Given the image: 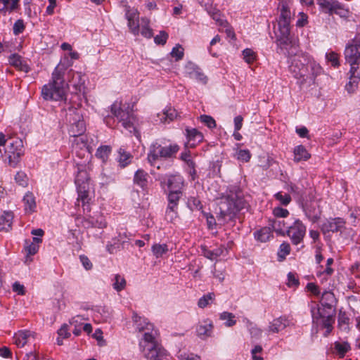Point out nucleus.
<instances>
[{
  "label": "nucleus",
  "mask_w": 360,
  "mask_h": 360,
  "mask_svg": "<svg viewBox=\"0 0 360 360\" xmlns=\"http://www.w3.org/2000/svg\"><path fill=\"white\" fill-rule=\"evenodd\" d=\"M326 59L331 65L334 67H338L340 65L338 54L331 51L326 53Z\"/></svg>",
  "instance_id": "nucleus-55"
},
{
  "label": "nucleus",
  "mask_w": 360,
  "mask_h": 360,
  "mask_svg": "<svg viewBox=\"0 0 360 360\" xmlns=\"http://www.w3.org/2000/svg\"><path fill=\"white\" fill-rule=\"evenodd\" d=\"M322 12L329 15L336 14L340 18H347L349 11L337 0H317Z\"/></svg>",
  "instance_id": "nucleus-9"
},
{
  "label": "nucleus",
  "mask_w": 360,
  "mask_h": 360,
  "mask_svg": "<svg viewBox=\"0 0 360 360\" xmlns=\"http://www.w3.org/2000/svg\"><path fill=\"white\" fill-rule=\"evenodd\" d=\"M5 153L8 156V165L15 167L24 153L22 141L20 140L13 141L6 147Z\"/></svg>",
  "instance_id": "nucleus-11"
},
{
  "label": "nucleus",
  "mask_w": 360,
  "mask_h": 360,
  "mask_svg": "<svg viewBox=\"0 0 360 360\" xmlns=\"http://www.w3.org/2000/svg\"><path fill=\"white\" fill-rule=\"evenodd\" d=\"M238 160L248 162L251 158V154L248 150H239L236 153Z\"/></svg>",
  "instance_id": "nucleus-57"
},
{
  "label": "nucleus",
  "mask_w": 360,
  "mask_h": 360,
  "mask_svg": "<svg viewBox=\"0 0 360 360\" xmlns=\"http://www.w3.org/2000/svg\"><path fill=\"white\" fill-rule=\"evenodd\" d=\"M271 233L269 228L264 227L259 231L255 233V238L262 243L266 242L269 240Z\"/></svg>",
  "instance_id": "nucleus-34"
},
{
  "label": "nucleus",
  "mask_w": 360,
  "mask_h": 360,
  "mask_svg": "<svg viewBox=\"0 0 360 360\" xmlns=\"http://www.w3.org/2000/svg\"><path fill=\"white\" fill-rule=\"evenodd\" d=\"M95 144L91 145L87 136H77L72 141V150L80 158L88 160L91 157V152Z\"/></svg>",
  "instance_id": "nucleus-8"
},
{
  "label": "nucleus",
  "mask_w": 360,
  "mask_h": 360,
  "mask_svg": "<svg viewBox=\"0 0 360 360\" xmlns=\"http://www.w3.org/2000/svg\"><path fill=\"white\" fill-rule=\"evenodd\" d=\"M345 221L342 218H335L327 221L322 225V231L326 232L342 231L345 228Z\"/></svg>",
  "instance_id": "nucleus-19"
},
{
  "label": "nucleus",
  "mask_w": 360,
  "mask_h": 360,
  "mask_svg": "<svg viewBox=\"0 0 360 360\" xmlns=\"http://www.w3.org/2000/svg\"><path fill=\"white\" fill-rule=\"evenodd\" d=\"M19 0H2V7L0 12L6 13V12H12L18 6Z\"/></svg>",
  "instance_id": "nucleus-33"
},
{
  "label": "nucleus",
  "mask_w": 360,
  "mask_h": 360,
  "mask_svg": "<svg viewBox=\"0 0 360 360\" xmlns=\"http://www.w3.org/2000/svg\"><path fill=\"white\" fill-rule=\"evenodd\" d=\"M213 325L211 321H204L196 328V333L201 339H205L212 334Z\"/></svg>",
  "instance_id": "nucleus-23"
},
{
  "label": "nucleus",
  "mask_w": 360,
  "mask_h": 360,
  "mask_svg": "<svg viewBox=\"0 0 360 360\" xmlns=\"http://www.w3.org/2000/svg\"><path fill=\"white\" fill-rule=\"evenodd\" d=\"M25 29L24 23L22 20H18L13 25V33L15 35L19 34L22 32Z\"/></svg>",
  "instance_id": "nucleus-62"
},
{
  "label": "nucleus",
  "mask_w": 360,
  "mask_h": 360,
  "mask_svg": "<svg viewBox=\"0 0 360 360\" xmlns=\"http://www.w3.org/2000/svg\"><path fill=\"white\" fill-rule=\"evenodd\" d=\"M202 255L209 259L213 260L222 255L223 248H219L214 250H208L205 246L201 247Z\"/></svg>",
  "instance_id": "nucleus-32"
},
{
  "label": "nucleus",
  "mask_w": 360,
  "mask_h": 360,
  "mask_svg": "<svg viewBox=\"0 0 360 360\" xmlns=\"http://www.w3.org/2000/svg\"><path fill=\"white\" fill-rule=\"evenodd\" d=\"M71 75V79L68 80L72 84L73 88L75 90V93L82 92L85 86V77L81 72H74L72 70L70 72Z\"/></svg>",
  "instance_id": "nucleus-20"
},
{
  "label": "nucleus",
  "mask_w": 360,
  "mask_h": 360,
  "mask_svg": "<svg viewBox=\"0 0 360 360\" xmlns=\"http://www.w3.org/2000/svg\"><path fill=\"white\" fill-rule=\"evenodd\" d=\"M78 189V198L77 200L81 202L82 206H84L86 204L89 203L90 200L89 197V185H83L82 186H77Z\"/></svg>",
  "instance_id": "nucleus-31"
},
{
  "label": "nucleus",
  "mask_w": 360,
  "mask_h": 360,
  "mask_svg": "<svg viewBox=\"0 0 360 360\" xmlns=\"http://www.w3.org/2000/svg\"><path fill=\"white\" fill-rule=\"evenodd\" d=\"M214 294L212 292H210L206 295L202 297L198 302V306L200 308H205L207 307L211 302H212L214 299Z\"/></svg>",
  "instance_id": "nucleus-46"
},
{
  "label": "nucleus",
  "mask_w": 360,
  "mask_h": 360,
  "mask_svg": "<svg viewBox=\"0 0 360 360\" xmlns=\"http://www.w3.org/2000/svg\"><path fill=\"white\" fill-rule=\"evenodd\" d=\"M275 198L278 200L283 205H288L290 201L291 198L289 194H283L282 192H278L275 194Z\"/></svg>",
  "instance_id": "nucleus-54"
},
{
  "label": "nucleus",
  "mask_w": 360,
  "mask_h": 360,
  "mask_svg": "<svg viewBox=\"0 0 360 360\" xmlns=\"http://www.w3.org/2000/svg\"><path fill=\"white\" fill-rule=\"evenodd\" d=\"M147 173L142 169H139L134 175V182L143 187L147 181Z\"/></svg>",
  "instance_id": "nucleus-40"
},
{
  "label": "nucleus",
  "mask_w": 360,
  "mask_h": 360,
  "mask_svg": "<svg viewBox=\"0 0 360 360\" xmlns=\"http://www.w3.org/2000/svg\"><path fill=\"white\" fill-rule=\"evenodd\" d=\"M293 153L294 160L295 162H300L302 160L305 161L311 157V155L308 153L307 149L302 145L296 146L294 149Z\"/></svg>",
  "instance_id": "nucleus-28"
},
{
  "label": "nucleus",
  "mask_w": 360,
  "mask_h": 360,
  "mask_svg": "<svg viewBox=\"0 0 360 360\" xmlns=\"http://www.w3.org/2000/svg\"><path fill=\"white\" fill-rule=\"evenodd\" d=\"M243 59L248 64L252 63L256 59V53L250 49H246L243 51Z\"/></svg>",
  "instance_id": "nucleus-50"
},
{
  "label": "nucleus",
  "mask_w": 360,
  "mask_h": 360,
  "mask_svg": "<svg viewBox=\"0 0 360 360\" xmlns=\"http://www.w3.org/2000/svg\"><path fill=\"white\" fill-rule=\"evenodd\" d=\"M58 338L57 339V343L59 345H63L62 339L68 338L70 336V333L68 331V326L64 324L58 331Z\"/></svg>",
  "instance_id": "nucleus-45"
},
{
  "label": "nucleus",
  "mask_w": 360,
  "mask_h": 360,
  "mask_svg": "<svg viewBox=\"0 0 360 360\" xmlns=\"http://www.w3.org/2000/svg\"><path fill=\"white\" fill-rule=\"evenodd\" d=\"M186 132L188 140L186 146H188L191 148L195 147L197 144L202 142L203 140L202 134L195 128H186Z\"/></svg>",
  "instance_id": "nucleus-21"
},
{
  "label": "nucleus",
  "mask_w": 360,
  "mask_h": 360,
  "mask_svg": "<svg viewBox=\"0 0 360 360\" xmlns=\"http://www.w3.org/2000/svg\"><path fill=\"white\" fill-rule=\"evenodd\" d=\"M111 112L113 115L117 118L119 122H122V126L127 129L133 127L134 117L132 112L129 109H123L122 103L116 101L111 105Z\"/></svg>",
  "instance_id": "nucleus-10"
},
{
  "label": "nucleus",
  "mask_w": 360,
  "mask_h": 360,
  "mask_svg": "<svg viewBox=\"0 0 360 360\" xmlns=\"http://www.w3.org/2000/svg\"><path fill=\"white\" fill-rule=\"evenodd\" d=\"M294 326L292 319L288 316H282L278 318L274 319L269 323L267 331L269 333H278L287 327Z\"/></svg>",
  "instance_id": "nucleus-15"
},
{
  "label": "nucleus",
  "mask_w": 360,
  "mask_h": 360,
  "mask_svg": "<svg viewBox=\"0 0 360 360\" xmlns=\"http://www.w3.org/2000/svg\"><path fill=\"white\" fill-rule=\"evenodd\" d=\"M349 81L346 84V89L349 93H352L357 87L359 81L360 79V70H353L350 69L349 70Z\"/></svg>",
  "instance_id": "nucleus-25"
},
{
  "label": "nucleus",
  "mask_w": 360,
  "mask_h": 360,
  "mask_svg": "<svg viewBox=\"0 0 360 360\" xmlns=\"http://www.w3.org/2000/svg\"><path fill=\"white\" fill-rule=\"evenodd\" d=\"M287 233L292 243L297 245L303 240L305 236L306 227L300 220L296 219L288 227Z\"/></svg>",
  "instance_id": "nucleus-13"
},
{
  "label": "nucleus",
  "mask_w": 360,
  "mask_h": 360,
  "mask_svg": "<svg viewBox=\"0 0 360 360\" xmlns=\"http://www.w3.org/2000/svg\"><path fill=\"white\" fill-rule=\"evenodd\" d=\"M131 159V155L122 149L119 150V162L122 167L127 165Z\"/></svg>",
  "instance_id": "nucleus-44"
},
{
  "label": "nucleus",
  "mask_w": 360,
  "mask_h": 360,
  "mask_svg": "<svg viewBox=\"0 0 360 360\" xmlns=\"http://www.w3.org/2000/svg\"><path fill=\"white\" fill-rule=\"evenodd\" d=\"M245 200L236 194H231L221 200L219 205L221 217L234 214L245 207Z\"/></svg>",
  "instance_id": "nucleus-5"
},
{
  "label": "nucleus",
  "mask_w": 360,
  "mask_h": 360,
  "mask_svg": "<svg viewBox=\"0 0 360 360\" xmlns=\"http://www.w3.org/2000/svg\"><path fill=\"white\" fill-rule=\"evenodd\" d=\"M335 300L334 295L330 291H324L321 296L323 304L330 307Z\"/></svg>",
  "instance_id": "nucleus-48"
},
{
  "label": "nucleus",
  "mask_w": 360,
  "mask_h": 360,
  "mask_svg": "<svg viewBox=\"0 0 360 360\" xmlns=\"http://www.w3.org/2000/svg\"><path fill=\"white\" fill-rule=\"evenodd\" d=\"M168 38V34L165 31L160 32L159 34L155 37L154 41L157 44L164 45Z\"/></svg>",
  "instance_id": "nucleus-59"
},
{
  "label": "nucleus",
  "mask_w": 360,
  "mask_h": 360,
  "mask_svg": "<svg viewBox=\"0 0 360 360\" xmlns=\"http://www.w3.org/2000/svg\"><path fill=\"white\" fill-rule=\"evenodd\" d=\"M67 68L68 66L61 62L55 68L49 82L41 88V96L44 100L58 101L66 99L69 85L65 82L64 75Z\"/></svg>",
  "instance_id": "nucleus-2"
},
{
  "label": "nucleus",
  "mask_w": 360,
  "mask_h": 360,
  "mask_svg": "<svg viewBox=\"0 0 360 360\" xmlns=\"http://www.w3.org/2000/svg\"><path fill=\"white\" fill-rule=\"evenodd\" d=\"M210 14L219 25L224 27L226 26L227 22L221 18V13L219 11L210 12Z\"/></svg>",
  "instance_id": "nucleus-56"
},
{
  "label": "nucleus",
  "mask_w": 360,
  "mask_h": 360,
  "mask_svg": "<svg viewBox=\"0 0 360 360\" xmlns=\"http://www.w3.org/2000/svg\"><path fill=\"white\" fill-rule=\"evenodd\" d=\"M65 120L68 125L69 134L73 138L84 136L86 130L81 108H69L65 115Z\"/></svg>",
  "instance_id": "nucleus-4"
},
{
  "label": "nucleus",
  "mask_w": 360,
  "mask_h": 360,
  "mask_svg": "<svg viewBox=\"0 0 360 360\" xmlns=\"http://www.w3.org/2000/svg\"><path fill=\"white\" fill-rule=\"evenodd\" d=\"M89 179L86 171L79 169V172L75 178V184L77 186H82L83 185H89L88 181Z\"/></svg>",
  "instance_id": "nucleus-37"
},
{
  "label": "nucleus",
  "mask_w": 360,
  "mask_h": 360,
  "mask_svg": "<svg viewBox=\"0 0 360 360\" xmlns=\"http://www.w3.org/2000/svg\"><path fill=\"white\" fill-rule=\"evenodd\" d=\"M280 15L278 20L279 34L277 36L278 45L282 49H288V46L295 48L299 46L298 39L290 34V24L292 14L289 4L281 1L278 5Z\"/></svg>",
  "instance_id": "nucleus-3"
},
{
  "label": "nucleus",
  "mask_w": 360,
  "mask_h": 360,
  "mask_svg": "<svg viewBox=\"0 0 360 360\" xmlns=\"http://www.w3.org/2000/svg\"><path fill=\"white\" fill-rule=\"evenodd\" d=\"M13 214L11 212H4L0 217V231H8L11 228Z\"/></svg>",
  "instance_id": "nucleus-26"
},
{
  "label": "nucleus",
  "mask_w": 360,
  "mask_h": 360,
  "mask_svg": "<svg viewBox=\"0 0 360 360\" xmlns=\"http://www.w3.org/2000/svg\"><path fill=\"white\" fill-rule=\"evenodd\" d=\"M13 290L17 292L18 295H23L25 293V288L23 285H21L18 282H15L13 285Z\"/></svg>",
  "instance_id": "nucleus-64"
},
{
  "label": "nucleus",
  "mask_w": 360,
  "mask_h": 360,
  "mask_svg": "<svg viewBox=\"0 0 360 360\" xmlns=\"http://www.w3.org/2000/svg\"><path fill=\"white\" fill-rule=\"evenodd\" d=\"M133 319L139 331H143L144 330H149L153 328V325L149 323L147 319L138 316L136 314L133 316Z\"/></svg>",
  "instance_id": "nucleus-30"
},
{
  "label": "nucleus",
  "mask_w": 360,
  "mask_h": 360,
  "mask_svg": "<svg viewBox=\"0 0 360 360\" xmlns=\"http://www.w3.org/2000/svg\"><path fill=\"white\" fill-rule=\"evenodd\" d=\"M290 245L287 243H283L280 245L279 251L278 255L281 260L284 259L285 257L290 254Z\"/></svg>",
  "instance_id": "nucleus-53"
},
{
  "label": "nucleus",
  "mask_w": 360,
  "mask_h": 360,
  "mask_svg": "<svg viewBox=\"0 0 360 360\" xmlns=\"http://www.w3.org/2000/svg\"><path fill=\"white\" fill-rule=\"evenodd\" d=\"M22 200L26 213H32L35 211L36 201L35 198L32 193H27Z\"/></svg>",
  "instance_id": "nucleus-27"
},
{
  "label": "nucleus",
  "mask_w": 360,
  "mask_h": 360,
  "mask_svg": "<svg viewBox=\"0 0 360 360\" xmlns=\"http://www.w3.org/2000/svg\"><path fill=\"white\" fill-rule=\"evenodd\" d=\"M150 20L146 18H142L140 24L139 33L146 38H150L153 36V30L149 26Z\"/></svg>",
  "instance_id": "nucleus-29"
},
{
  "label": "nucleus",
  "mask_w": 360,
  "mask_h": 360,
  "mask_svg": "<svg viewBox=\"0 0 360 360\" xmlns=\"http://www.w3.org/2000/svg\"><path fill=\"white\" fill-rule=\"evenodd\" d=\"M176 117V112L174 109L169 108L165 109L161 115L160 120L162 122H169Z\"/></svg>",
  "instance_id": "nucleus-35"
},
{
  "label": "nucleus",
  "mask_w": 360,
  "mask_h": 360,
  "mask_svg": "<svg viewBox=\"0 0 360 360\" xmlns=\"http://www.w3.org/2000/svg\"><path fill=\"white\" fill-rule=\"evenodd\" d=\"M9 64L18 70L28 72L30 68L27 64L22 60V58L18 54L14 53L9 56L8 58Z\"/></svg>",
  "instance_id": "nucleus-24"
},
{
  "label": "nucleus",
  "mask_w": 360,
  "mask_h": 360,
  "mask_svg": "<svg viewBox=\"0 0 360 360\" xmlns=\"http://www.w3.org/2000/svg\"><path fill=\"white\" fill-rule=\"evenodd\" d=\"M186 74L189 78L195 79L198 82L205 84L207 82V77L201 71V70L195 65L190 63L186 65Z\"/></svg>",
  "instance_id": "nucleus-18"
},
{
  "label": "nucleus",
  "mask_w": 360,
  "mask_h": 360,
  "mask_svg": "<svg viewBox=\"0 0 360 360\" xmlns=\"http://www.w3.org/2000/svg\"><path fill=\"white\" fill-rule=\"evenodd\" d=\"M179 150L176 144L162 146L155 142L150 145L148 153V160L152 165L154 162L160 158H169L173 157Z\"/></svg>",
  "instance_id": "nucleus-7"
},
{
  "label": "nucleus",
  "mask_w": 360,
  "mask_h": 360,
  "mask_svg": "<svg viewBox=\"0 0 360 360\" xmlns=\"http://www.w3.org/2000/svg\"><path fill=\"white\" fill-rule=\"evenodd\" d=\"M15 181L22 186H25L27 184V175L22 172H17L15 176Z\"/></svg>",
  "instance_id": "nucleus-58"
},
{
  "label": "nucleus",
  "mask_w": 360,
  "mask_h": 360,
  "mask_svg": "<svg viewBox=\"0 0 360 360\" xmlns=\"http://www.w3.org/2000/svg\"><path fill=\"white\" fill-rule=\"evenodd\" d=\"M150 343H158L155 341V335L153 333L146 332L143 335V340L140 342V347L142 349L148 347V345Z\"/></svg>",
  "instance_id": "nucleus-42"
},
{
  "label": "nucleus",
  "mask_w": 360,
  "mask_h": 360,
  "mask_svg": "<svg viewBox=\"0 0 360 360\" xmlns=\"http://www.w3.org/2000/svg\"><path fill=\"white\" fill-rule=\"evenodd\" d=\"M153 255L157 257H160L168 252V248L166 244H155L152 247Z\"/></svg>",
  "instance_id": "nucleus-41"
},
{
  "label": "nucleus",
  "mask_w": 360,
  "mask_h": 360,
  "mask_svg": "<svg viewBox=\"0 0 360 360\" xmlns=\"http://www.w3.org/2000/svg\"><path fill=\"white\" fill-rule=\"evenodd\" d=\"M274 216L279 218H284L288 216L289 212L288 210L281 207H276L273 210Z\"/></svg>",
  "instance_id": "nucleus-60"
},
{
  "label": "nucleus",
  "mask_w": 360,
  "mask_h": 360,
  "mask_svg": "<svg viewBox=\"0 0 360 360\" xmlns=\"http://www.w3.org/2000/svg\"><path fill=\"white\" fill-rule=\"evenodd\" d=\"M126 286V281L124 278L119 274L115 275V282L113 283V288L117 291H121Z\"/></svg>",
  "instance_id": "nucleus-47"
},
{
  "label": "nucleus",
  "mask_w": 360,
  "mask_h": 360,
  "mask_svg": "<svg viewBox=\"0 0 360 360\" xmlns=\"http://www.w3.org/2000/svg\"><path fill=\"white\" fill-rule=\"evenodd\" d=\"M290 46L288 48V53L290 58V71L295 78L302 79L303 81L312 79L321 72V67L316 63L310 57L302 53H294Z\"/></svg>",
  "instance_id": "nucleus-1"
},
{
  "label": "nucleus",
  "mask_w": 360,
  "mask_h": 360,
  "mask_svg": "<svg viewBox=\"0 0 360 360\" xmlns=\"http://www.w3.org/2000/svg\"><path fill=\"white\" fill-rule=\"evenodd\" d=\"M111 152V148L108 146H102L97 149L96 156L102 160L103 162L107 161Z\"/></svg>",
  "instance_id": "nucleus-38"
},
{
  "label": "nucleus",
  "mask_w": 360,
  "mask_h": 360,
  "mask_svg": "<svg viewBox=\"0 0 360 360\" xmlns=\"http://www.w3.org/2000/svg\"><path fill=\"white\" fill-rule=\"evenodd\" d=\"M35 333L30 330H22L14 334L13 340L18 347H24L30 338H34Z\"/></svg>",
  "instance_id": "nucleus-22"
},
{
  "label": "nucleus",
  "mask_w": 360,
  "mask_h": 360,
  "mask_svg": "<svg viewBox=\"0 0 360 360\" xmlns=\"http://www.w3.org/2000/svg\"><path fill=\"white\" fill-rule=\"evenodd\" d=\"M144 356L148 360H166V351L158 343H150L142 349Z\"/></svg>",
  "instance_id": "nucleus-12"
},
{
  "label": "nucleus",
  "mask_w": 360,
  "mask_h": 360,
  "mask_svg": "<svg viewBox=\"0 0 360 360\" xmlns=\"http://www.w3.org/2000/svg\"><path fill=\"white\" fill-rule=\"evenodd\" d=\"M184 49L179 44L176 45L171 52V56L175 58L176 60H181L184 57Z\"/></svg>",
  "instance_id": "nucleus-52"
},
{
  "label": "nucleus",
  "mask_w": 360,
  "mask_h": 360,
  "mask_svg": "<svg viewBox=\"0 0 360 360\" xmlns=\"http://www.w3.org/2000/svg\"><path fill=\"white\" fill-rule=\"evenodd\" d=\"M235 316L230 312L224 311L220 314V319L226 321L225 325L228 327L234 326L236 321L234 319Z\"/></svg>",
  "instance_id": "nucleus-43"
},
{
  "label": "nucleus",
  "mask_w": 360,
  "mask_h": 360,
  "mask_svg": "<svg viewBox=\"0 0 360 360\" xmlns=\"http://www.w3.org/2000/svg\"><path fill=\"white\" fill-rule=\"evenodd\" d=\"M161 184H166L169 191H182L184 186L183 177L179 175H171Z\"/></svg>",
  "instance_id": "nucleus-17"
},
{
  "label": "nucleus",
  "mask_w": 360,
  "mask_h": 360,
  "mask_svg": "<svg viewBox=\"0 0 360 360\" xmlns=\"http://www.w3.org/2000/svg\"><path fill=\"white\" fill-rule=\"evenodd\" d=\"M286 227H287L286 224L283 219H276L273 221L272 228L277 233L283 234L284 229Z\"/></svg>",
  "instance_id": "nucleus-49"
},
{
  "label": "nucleus",
  "mask_w": 360,
  "mask_h": 360,
  "mask_svg": "<svg viewBox=\"0 0 360 360\" xmlns=\"http://www.w3.org/2000/svg\"><path fill=\"white\" fill-rule=\"evenodd\" d=\"M182 191H169L168 202L169 205L167 210V216L172 220L176 215V207L180 198L182 196Z\"/></svg>",
  "instance_id": "nucleus-16"
},
{
  "label": "nucleus",
  "mask_w": 360,
  "mask_h": 360,
  "mask_svg": "<svg viewBox=\"0 0 360 360\" xmlns=\"http://www.w3.org/2000/svg\"><path fill=\"white\" fill-rule=\"evenodd\" d=\"M287 285L289 287H297L299 285V281L296 278L295 275L291 272L288 274V283Z\"/></svg>",
  "instance_id": "nucleus-63"
},
{
  "label": "nucleus",
  "mask_w": 360,
  "mask_h": 360,
  "mask_svg": "<svg viewBox=\"0 0 360 360\" xmlns=\"http://www.w3.org/2000/svg\"><path fill=\"white\" fill-rule=\"evenodd\" d=\"M201 122L205 124L208 128L213 129L216 127V122L214 118L210 115H202L200 117Z\"/></svg>",
  "instance_id": "nucleus-51"
},
{
  "label": "nucleus",
  "mask_w": 360,
  "mask_h": 360,
  "mask_svg": "<svg viewBox=\"0 0 360 360\" xmlns=\"http://www.w3.org/2000/svg\"><path fill=\"white\" fill-rule=\"evenodd\" d=\"M335 349L340 358L345 356V354L350 349V345L348 342H335Z\"/></svg>",
  "instance_id": "nucleus-39"
},
{
  "label": "nucleus",
  "mask_w": 360,
  "mask_h": 360,
  "mask_svg": "<svg viewBox=\"0 0 360 360\" xmlns=\"http://www.w3.org/2000/svg\"><path fill=\"white\" fill-rule=\"evenodd\" d=\"M125 17L128 22V27L134 35H139L140 31L139 13L134 8L127 7Z\"/></svg>",
  "instance_id": "nucleus-14"
},
{
  "label": "nucleus",
  "mask_w": 360,
  "mask_h": 360,
  "mask_svg": "<svg viewBox=\"0 0 360 360\" xmlns=\"http://www.w3.org/2000/svg\"><path fill=\"white\" fill-rule=\"evenodd\" d=\"M41 242V239L39 238H33V242L28 244L27 242H26V246L25 247V249L28 255H35L39 250V245L38 243Z\"/></svg>",
  "instance_id": "nucleus-36"
},
{
  "label": "nucleus",
  "mask_w": 360,
  "mask_h": 360,
  "mask_svg": "<svg viewBox=\"0 0 360 360\" xmlns=\"http://www.w3.org/2000/svg\"><path fill=\"white\" fill-rule=\"evenodd\" d=\"M344 55L350 69L355 71L360 70V33H357L355 37L347 44Z\"/></svg>",
  "instance_id": "nucleus-6"
},
{
  "label": "nucleus",
  "mask_w": 360,
  "mask_h": 360,
  "mask_svg": "<svg viewBox=\"0 0 360 360\" xmlns=\"http://www.w3.org/2000/svg\"><path fill=\"white\" fill-rule=\"evenodd\" d=\"M349 318L347 317L345 314L341 315L338 318V324L340 328L348 330H349Z\"/></svg>",
  "instance_id": "nucleus-61"
}]
</instances>
